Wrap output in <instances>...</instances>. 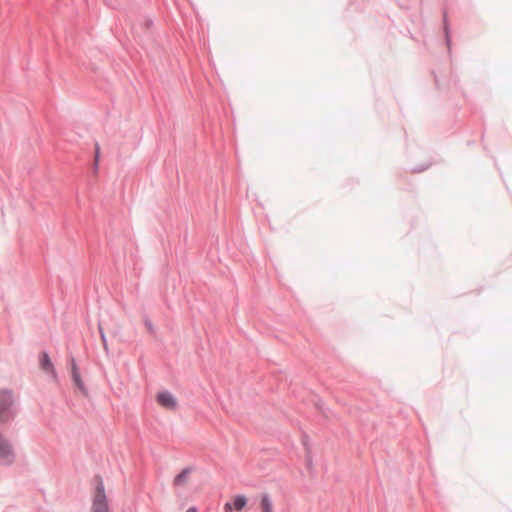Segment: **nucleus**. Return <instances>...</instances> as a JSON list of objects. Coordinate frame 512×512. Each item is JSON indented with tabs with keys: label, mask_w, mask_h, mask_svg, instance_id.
Listing matches in <instances>:
<instances>
[{
	"label": "nucleus",
	"mask_w": 512,
	"mask_h": 512,
	"mask_svg": "<svg viewBox=\"0 0 512 512\" xmlns=\"http://www.w3.org/2000/svg\"><path fill=\"white\" fill-rule=\"evenodd\" d=\"M259 512H275L272 497L268 493H262L258 502Z\"/></svg>",
	"instance_id": "7"
},
{
	"label": "nucleus",
	"mask_w": 512,
	"mask_h": 512,
	"mask_svg": "<svg viewBox=\"0 0 512 512\" xmlns=\"http://www.w3.org/2000/svg\"><path fill=\"white\" fill-rule=\"evenodd\" d=\"M100 335H101L103 345L106 347L107 346L106 338H105L104 332L102 331L101 328H100Z\"/></svg>",
	"instance_id": "11"
},
{
	"label": "nucleus",
	"mask_w": 512,
	"mask_h": 512,
	"mask_svg": "<svg viewBox=\"0 0 512 512\" xmlns=\"http://www.w3.org/2000/svg\"><path fill=\"white\" fill-rule=\"evenodd\" d=\"M186 512H197L195 507H190Z\"/></svg>",
	"instance_id": "13"
},
{
	"label": "nucleus",
	"mask_w": 512,
	"mask_h": 512,
	"mask_svg": "<svg viewBox=\"0 0 512 512\" xmlns=\"http://www.w3.org/2000/svg\"><path fill=\"white\" fill-rule=\"evenodd\" d=\"M188 470L182 471L179 475H177L174 479L175 485H182L187 482L188 479Z\"/></svg>",
	"instance_id": "9"
},
{
	"label": "nucleus",
	"mask_w": 512,
	"mask_h": 512,
	"mask_svg": "<svg viewBox=\"0 0 512 512\" xmlns=\"http://www.w3.org/2000/svg\"><path fill=\"white\" fill-rule=\"evenodd\" d=\"M92 512H109L105 487L101 477H96V487L92 501Z\"/></svg>",
	"instance_id": "2"
},
{
	"label": "nucleus",
	"mask_w": 512,
	"mask_h": 512,
	"mask_svg": "<svg viewBox=\"0 0 512 512\" xmlns=\"http://www.w3.org/2000/svg\"><path fill=\"white\" fill-rule=\"evenodd\" d=\"M40 367L43 371L51 374L52 378L57 381L58 377H57V373L55 371V368H54V365L50 359V357L48 356L47 353L43 352L41 355H40Z\"/></svg>",
	"instance_id": "6"
},
{
	"label": "nucleus",
	"mask_w": 512,
	"mask_h": 512,
	"mask_svg": "<svg viewBox=\"0 0 512 512\" xmlns=\"http://www.w3.org/2000/svg\"><path fill=\"white\" fill-rule=\"evenodd\" d=\"M15 451L12 443L8 438L0 431V465L10 466L15 461Z\"/></svg>",
	"instance_id": "3"
},
{
	"label": "nucleus",
	"mask_w": 512,
	"mask_h": 512,
	"mask_svg": "<svg viewBox=\"0 0 512 512\" xmlns=\"http://www.w3.org/2000/svg\"><path fill=\"white\" fill-rule=\"evenodd\" d=\"M145 325H146V327L148 328L149 331H151V332L153 331V325H152V323L149 320L145 321Z\"/></svg>",
	"instance_id": "12"
},
{
	"label": "nucleus",
	"mask_w": 512,
	"mask_h": 512,
	"mask_svg": "<svg viewBox=\"0 0 512 512\" xmlns=\"http://www.w3.org/2000/svg\"><path fill=\"white\" fill-rule=\"evenodd\" d=\"M99 153H100V148H99V145L96 144V147H95V161L96 162L98 161Z\"/></svg>",
	"instance_id": "10"
},
{
	"label": "nucleus",
	"mask_w": 512,
	"mask_h": 512,
	"mask_svg": "<svg viewBox=\"0 0 512 512\" xmlns=\"http://www.w3.org/2000/svg\"><path fill=\"white\" fill-rule=\"evenodd\" d=\"M71 374H72V379L74 381L75 386L79 390H81L83 393H86L84 382L80 376L77 364L74 359L71 360Z\"/></svg>",
	"instance_id": "8"
},
{
	"label": "nucleus",
	"mask_w": 512,
	"mask_h": 512,
	"mask_svg": "<svg viewBox=\"0 0 512 512\" xmlns=\"http://www.w3.org/2000/svg\"><path fill=\"white\" fill-rule=\"evenodd\" d=\"M14 403L15 398L11 390H0V424L7 423L12 419Z\"/></svg>",
	"instance_id": "1"
},
{
	"label": "nucleus",
	"mask_w": 512,
	"mask_h": 512,
	"mask_svg": "<svg viewBox=\"0 0 512 512\" xmlns=\"http://www.w3.org/2000/svg\"><path fill=\"white\" fill-rule=\"evenodd\" d=\"M247 497L244 495H237L233 497L231 502H227L224 505V511L225 512H233V510H236L238 512L242 511L245 506L247 505Z\"/></svg>",
	"instance_id": "5"
},
{
	"label": "nucleus",
	"mask_w": 512,
	"mask_h": 512,
	"mask_svg": "<svg viewBox=\"0 0 512 512\" xmlns=\"http://www.w3.org/2000/svg\"><path fill=\"white\" fill-rule=\"evenodd\" d=\"M157 403L167 410H175L177 407L176 398L168 391L159 392L156 396Z\"/></svg>",
	"instance_id": "4"
}]
</instances>
